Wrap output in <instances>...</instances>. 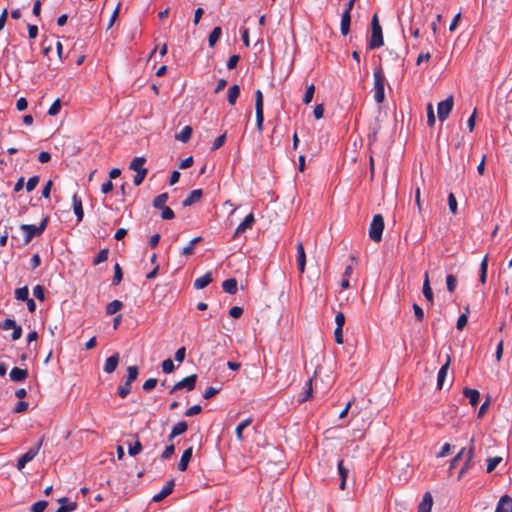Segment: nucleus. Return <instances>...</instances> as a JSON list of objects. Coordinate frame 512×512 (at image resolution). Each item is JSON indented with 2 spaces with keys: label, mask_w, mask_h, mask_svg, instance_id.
Listing matches in <instances>:
<instances>
[{
  "label": "nucleus",
  "mask_w": 512,
  "mask_h": 512,
  "mask_svg": "<svg viewBox=\"0 0 512 512\" xmlns=\"http://www.w3.org/2000/svg\"><path fill=\"white\" fill-rule=\"evenodd\" d=\"M373 98L376 103L381 104L385 101V85H386V77L381 65H378L374 68L373 71Z\"/></svg>",
  "instance_id": "1"
},
{
  "label": "nucleus",
  "mask_w": 512,
  "mask_h": 512,
  "mask_svg": "<svg viewBox=\"0 0 512 512\" xmlns=\"http://www.w3.org/2000/svg\"><path fill=\"white\" fill-rule=\"evenodd\" d=\"M49 217L45 216L38 226L33 224H22L20 229L24 232L23 245H27L35 236H40L47 227Z\"/></svg>",
  "instance_id": "2"
},
{
  "label": "nucleus",
  "mask_w": 512,
  "mask_h": 512,
  "mask_svg": "<svg viewBox=\"0 0 512 512\" xmlns=\"http://www.w3.org/2000/svg\"><path fill=\"white\" fill-rule=\"evenodd\" d=\"M384 44L382 27L379 23L377 14L373 15L371 20V36L368 41V49L374 50Z\"/></svg>",
  "instance_id": "3"
},
{
  "label": "nucleus",
  "mask_w": 512,
  "mask_h": 512,
  "mask_svg": "<svg viewBox=\"0 0 512 512\" xmlns=\"http://www.w3.org/2000/svg\"><path fill=\"white\" fill-rule=\"evenodd\" d=\"M384 230V218L381 214H375L372 218L369 227V237L374 242H380L382 240V234Z\"/></svg>",
  "instance_id": "4"
},
{
  "label": "nucleus",
  "mask_w": 512,
  "mask_h": 512,
  "mask_svg": "<svg viewBox=\"0 0 512 512\" xmlns=\"http://www.w3.org/2000/svg\"><path fill=\"white\" fill-rule=\"evenodd\" d=\"M44 438L42 437L38 443L35 445V447L30 448L26 453H24L17 461L16 468L21 471L27 463L32 461L36 455L38 454Z\"/></svg>",
  "instance_id": "5"
},
{
  "label": "nucleus",
  "mask_w": 512,
  "mask_h": 512,
  "mask_svg": "<svg viewBox=\"0 0 512 512\" xmlns=\"http://www.w3.org/2000/svg\"><path fill=\"white\" fill-rule=\"evenodd\" d=\"M453 105H454V99H453L452 95L438 103L437 115L441 122H444L448 118L450 112L453 109Z\"/></svg>",
  "instance_id": "6"
},
{
  "label": "nucleus",
  "mask_w": 512,
  "mask_h": 512,
  "mask_svg": "<svg viewBox=\"0 0 512 512\" xmlns=\"http://www.w3.org/2000/svg\"><path fill=\"white\" fill-rule=\"evenodd\" d=\"M196 381H197V375L196 374L189 375V376L185 377L184 379H182L181 381L177 382L172 387L170 392L172 393V392H174L176 390H180V389H183V388H186L188 391H192L195 388Z\"/></svg>",
  "instance_id": "7"
},
{
  "label": "nucleus",
  "mask_w": 512,
  "mask_h": 512,
  "mask_svg": "<svg viewBox=\"0 0 512 512\" xmlns=\"http://www.w3.org/2000/svg\"><path fill=\"white\" fill-rule=\"evenodd\" d=\"M473 442L474 440L471 439V446L470 448L468 449L467 453H466V460H465V463L464 465L462 466V468L460 469L459 471V474H458V479H461L465 473L472 467L473 465V458H474V446H473Z\"/></svg>",
  "instance_id": "8"
},
{
  "label": "nucleus",
  "mask_w": 512,
  "mask_h": 512,
  "mask_svg": "<svg viewBox=\"0 0 512 512\" xmlns=\"http://www.w3.org/2000/svg\"><path fill=\"white\" fill-rule=\"evenodd\" d=\"M72 205L74 214L77 218V222L80 223L84 218V210L82 205V199L78 196L77 193H74L72 196Z\"/></svg>",
  "instance_id": "9"
},
{
  "label": "nucleus",
  "mask_w": 512,
  "mask_h": 512,
  "mask_svg": "<svg viewBox=\"0 0 512 512\" xmlns=\"http://www.w3.org/2000/svg\"><path fill=\"white\" fill-rule=\"evenodd\" d=\"M451 364V358L450 355L447 354L445 363L441 366L439 369L438 375H437V388L442 389L445 378L447 376V372L449 370Z\"/></svg>",
  "instance_id": "10"
},
{
  "label": "nucleus",
  "mask_w": 512,
  "mask_h": 512,
  "mask_svg": "<svg viewBox=\"0 0 512 512\" xmlns=\"http://www.w3.org/2000/svg\"><path fill=\"white\" fill-rule=\"evenodd\" d=\"M512 510V497L503 495L500 497L495 512H511Z\"/></svg>",
  "instance_id": "11"
},
{
  "label": "nucleus",
  "mask_w": 512,
  "mask_h": 512,
  "mask_svg": "<svg viewBox=\"0 0 512 512\" xmlns=\"http://www.w3.org/2000/svg\"><path fill=\"white\" fill-rule=\"evenodd\" d=\"M175 486V483H174V480H170L168 481L164 487L162 488V490L155 494L153 497H152V500L154 502H160L162 501L164 498H166L168 495H170L173 491V488Z\"/></svg>",
  "instance_id": "12"
},
{
  "label": "nucleus",
  "mask_w": 512,
  "mask_h": 512,
  "mask_svg": "<svg viewBox=\"0 0 512 512\" xmlns=\"http://www.w3.org/2000/svg\"><path fill=\"white\" fill-rule=\"evenodd\" d=\"M297 249V265L298 270L300 273H303L305 271V264H306V255L303 243L299 241L296 245Z\"/></svg>",
  "instance_id": "13"
},
{
  "label": "nucleus",
  "mask_w": 512,
  "mask_h": 512,
  "mask_svg": "<svg viewBox=\"0 0 512 512\" xmlns=\"http://www.w3.org/2000/svg\"><path fill=\"white\" fill-rule=\"evenodd\" d=\"M312 382H313V378H309L304 386H303V391L301 392V394L299 395V399L298 401L300 403L302 402H305V401H308L312 398V393H313V389H312Z\"/></svg>",
  "instance_id": "14"
},
{
  "label": "nucleus",
  "mask_w": 512,
  "mask_h": 512,
  "mask_svg": "<svg viewBox=\"0 0 512 512\" xmlns=\"http://www.w3.org/2000/svg\"><path fill=\"white\" fill-rule=\"evenodd\" d=\"M433 505V498L430 492H426L423 495L422 501L418 505V511L417 512H431Z\"/></svg>",
  "instance_id": "15"
},
{
  "label": "nucleus",
  "mask_w": 512,
  "mask_h": 512,
  "mask_svg": "<svg viewBox=\"0 0 512 512\" xmlns=\"http://www.w3.org/2000/svg\"><path fill=\"white\" fill-rule=\"evenodd\" d=\"M203 195V191L201 189L192 190L189 195L183 200L182 205L184 207L191 206L192 204L198 202Z\"/></svg>",
  "instance_id": "16"
},
{
  "label": "nucleus",
  "mask_w": 512,
  "mask_h": 512,
  "mask_svg": "<svg viewBox=\"0 0 512 512\" xmlns=\"http://www.w3.org/2000/svg\"><path fill=\"white\" fill-rule=\"evenodd\" d=\"M192 454H193V447L190 446L184 450V452L181 456V459L178 463V469L180 471H185L187 469L188 464L192 458Z\"/></svg>",
  "instance_id": "17"
},
{
  "label": "nucleus",
  "mask_w": 512,
  "mask_h": 512,
  "mask_svg": "<svg viewBox=\"0 0 512 512\" xmlns=\"http://www.w3.org/2000/svg\"><path fill=\"white\" fill-rule=\"evenodd\" d=\"M463 395L469 399V403L475 407L479 403L480 393L476 389L465 387L463 389Z\"/></svg>",
  "instance_id": "18"
},
{
  "label": "nucleus",
  "mask_w": 512,
  "mask_h": 512,
  "mask_svg": "<svg viewBox=\"0 0 512 512\" xmlns=\"http://www.w3.org/2000/svg\"><path fill=\"white\" fill-rule=\"evenodd\" d=\"M212 281H213L212 273L210 271H208L203 276L197 278L194 281V288L195 289H203V288L207 287Z\"/></svg>",
  "instance_id": "19"
},
{
  "label": "nucleus",
  "mask_w": 512,
  "mask_h": 512,
  "mask_svg": "<svg viewBox=\"0 0 512 512\" xmlns=\"http://www.w3.org/2000/svg\"><path fill=\"white\" fill-rule=\"evenodd\" d=\"M337 467H338V473H339L340 478H341L340 489L344 490L346 488V480H347V477H348V474H349V468H347L344 465V461L343 460H339L338 461Z\"/></svg>",
  "instance_id": "20"
},
{
  "label": "nucleus",
  "mask_w": 512,
  "mask_h": 512,
  "mask_svg": "<svg viewBox=\"0 0 512 512\" xmlns=\"http://www.w3.org/2000/svg\"><path fill=\"white\" fill-rule=\"evenodd\" d=\"M28 376V371L26 369H21L18 367H14L10 372V378L15 382H22Z\"/></svg>",
  "instance_id": "21"
},
{
  "label": "nucleus",
  "mask_w": 512,
  "mask_h": 512,
  "mask_svg": "<svg viewBox=\"0 0 512 512\" xmlns=\"http://www.w3.org/2000/svg\"><path fill=\"white\" fill-rule=\"evenodd\" d=\"M351 14L348 11H343L341 15V34L347 35L350 31Z\"/></svg>",
  "instance_id": "22"
},
{
  "label": "nucleus",
  "mask_w": 512,
  "mask_h": 512,
  "mask_svg": "<svg viewBox=\"0 0 512 512\" xmlns=\"http://www.w3.org/2000/svg\"><path fill=\"white\" fill-rule=\"evenodd\" d=\"M423 295L425 297V299L430 303V304H433V301H434V298H433V291L430 287V283H429V277H428V273L426 272L425 275H424V282H423Z\"/></svg>",
  "instance_id": "23"
},
{
  "label": "nucleus",
  "mask_w": 512,
  "mask_h": 512,
  "mask_svg": "<svg viewBox=\"0 0 512 512\" xmlns=\"http://www.w3.org/2000/svg\"><path fill=\"white\" fill-rule=\"evenodd\" d=\"M222 289L230 295H234L237 293V280L235 278H229L223 281Z\"/></svg>",
  "instance_id": "24"
},
{
  "label": "nucleus",
  "mask_w": 512,
  "mask_h": 512,
  "mask_svg": "<svg viewBox=\"0 0 512 512\" xmlns=\"http://www.w3.org/2000/svg\"><path fill=\"white\" fill-rule=\"evenodd\" d=\"M252 421H253V419L251 417H249V418H246L245 420L241 421L237 425L235 433H236V438L239 442H243V440H244L243 431L245 428H247L248 426L251 425Z\"/></svg>",
  "instance_id": "25"
},
{
  "label": "nucleus",
  "mask_w": 512,
  "mask_h": 512,
  "mask_svg": "<svg viewBox=\"0 0 512 512\" xmlns=\"http://www.w3.org/2000/svg\"><path fill=\"white\" fill-rule=\"evenodd\" d=\"M187 428H188V425L185 421L178 422L176 425L173 426L168 439L171 441L176 436H179V435L185 433Z\"/></svg>",
  "instance_id": "26"
},
{
  "label": "nucleus",
  "mask_w": 512,
  "mask_h": 512,
  "mask_svg": "<svg viewBox=\"0 0 512 512\" xmlns=\"http://www.w3.org/2000/svg\"><path fill=\"white\" fill-rule=\"evenodd\" d=\"M240 95V87L237 84H234L229 87L227 100L230 105H234L236 103L237 98Z\"/></svg>",
  "instance_id": "27"
},
{
  "label": "nucleus",
  "mask_w": 512,
  "mask_h": 512,
  "mask_svg": "<svg viewBox=\"0 0 512 512\" xmlns=\"http://www.w3.org/2000/svg\"><path fill=\"white\" fill-rule=\"evenodd\" d=\"M118 362H119V359H118L117 354L110 356L109 358H107V360L105 362L104 371L106 373L114 372L115 369L117 368Z\"/></svg>",
  "instance_id": "28"
},
{
  "label": "nucleus",
  "mask_w": 512,
  "mask_h": 512,
  "mask_svg": "<svg viewBox=\"0 0 512 512\" xmlns=\"http://www.w3.org/2000/svg\"><path fill=\"white\" fill-rule=\"evenodd\" d=\"M192 133V127L185 126L178 134L175 135V138L183 143H187L191 139Z\"/></svg>",
  "instance_id": "29"
},
{
  "label": "nucleus",
  "mask_w": 512,
  "mask_h": 512,
  "mask_svg": "<svg viewBox=\"0 0 512 512\" xmlns=\"http://www.w3.org/2000/svg\"><path fill=\"white\" fill-rule=\"evenodd\" d=\"M222 35L221 27H214L208 36V43L210 47H214L217 41L220 39Z\"/></svg>",
  "instance_id": "30"
},
{
  "label": "nucleus",
  "mask_w": 512,
  "mask_h": 512,
  "mask_svg": "<svg viewBox=\"0 0 512 512\" xmlns=\"http://www.w3.org/2000/svg\"><path fill=\"white\" fill-rule=\"evenodd\" d=\"M146 163V159L144 157H135L129 165V168L135 172H138L140 170H147L144 167V164Z\"/></svg>",
  "instance_id": "31"
},
{
  "label": "nucleus",
  "mask_w": 512,
  "mask_h": 512,
  "mask_svg": "<svg viewBox=\"0 0 512 512\" xmlns=\"http://www.w3.org/2000/svg\"><path fill=\"white\" fill-rule=\"evenodd\" d=\"M487 269H488V256L486 255V256L482 259L481 264H480L479 281H480L482 284H485V283H486V279H487Z\"/></svg>",
  "instance_id": "32"
},
{
  "label": "nucleus",
  "mask_w": 512,
  "mask_h": 512,
  "mask_svg": "<svg viewBox=\"0 0 512 512\" xmlns=\"http://www.w3.org/2000/svg\"><path fill=\"white\" fill-rule=\"evenodd\" d=\"M123 307V303L119 300H113L106 307L107 315H114Z\"/></svg>",
  "instance_id": "33"
},
{
  "label": "nucleus",
  "mask_w": 512,
  "mask_h": 512,
  "mask_svg": "<svg viewBox=\"0 0 512 512\" xmlns=\"http://www.w3.org/2000/svg\"><path fill=\"white\" fill-rule=\"evenodd\" d=\"M169 198L168 193H161L158 196H156L153 200V206L157 209L164 207L165 203L167 202Z\"/></svg>",
  "instance_id": "34"
},
{
  "label": "nucleus",
  "mask_w": 512,
  "mask_h": 512,
  "mask_svg": "<svg viewBox=\"0 0 512 512\" xmlns=\"http://www.w3.org/2000/svg\"><path fill=\"white\" fill-rule=\"evenodd\" d=\"M138 373L139 370L137 366H129L127 368V377L125 382L131 384L133 381L137 379Z\"/></svg>",
  "instance_id": "35"
},
{
  "label": "nucleus",
  "mask_w": 512,
  "mask_h": 512,
  "mask_svg": "<svg viewBox=\"0 0 512 512\" xmlns=\"http://www.w3.org/2000/svg\"><path fill=\"white\" fill-rule=\"evenodd\" d=\"M109 250L101 249L98 254L93 259V265H98L102 262H105L108 259Z\"/></svg>",
  "instance_id": "36"
},
{
  "label": "nucleus",
  "mask_w": 512,
  "mask_h": 512,
  "mask_svg": "<svg viewBox=\"0 0 512 512\" xmlns=\"http://www.w3.org/2000/svg\"><path fill=\"white\" fill-rule=\"evenodd\" d=\"M29 297V289L27 286L17 288L15 290V298L18 301H25Z\"/></svg>",
  "instance_id": "37"
},
{
  "label": "nucleus",
  "mask_w": 512,
  "mask_h": 512,
  "mask_svg": "<svg viewBox=\"0 0 512 512\" xmlns=\"http://www.w3.org/2000/svg\"><path fill=\"white\" fill-rule=\"evenodd\" d=\"M314 93H315V85L310 84L309 86H307L306 92L303 97V103L306 105L309 104L313 99Z\"/></svg>",
  "instance_id": "38"
},
{
  "label": "nucleus",
  "mask_w": 512,
  "mask_h": 512,
  "mask_svg": "<svg viewBox=\"0 0 512 512\" xmlns=\"http://www.w3.org/2000/svg\"><path fill=\"white\" fill-rule=\"evenodd\" d=\"M501 461H502V457H500V456H495V457L489 458L487 460L486 471L488 473L492 472Z\"/></svg>",
  "instance_id": "39"
},
{
  "label": "nucleus",
  "mask_w": 512,
  "mask_h": 512,
  "mask_svg": "<svg viewBox=\"0 0 512 512\" xmlns=\"http://www.w3.org/2000/svg\"><path fill=\"white\" fill-rule=\"evenodd\" d=\"M122 278H123L122 269H121L120 265L118 263H116L114 266V276H113L112 284L115 286L119 285L120 282L122 281Z\"/></svg>",
  "instance_id": "40"
},
{
  "label": "nucleus",
  "mask_w": 512,
  "mask_h": 512,
  "mask_svg": "<svg viewBox=\"0 0 512 512\" xmlns=\"http://www.w3.org/2000/svg\"><path fill=\"white\" fill-rule=\"evenodd\" d=\"M446 285H447V290L450 293H453L455 291L456 285H457L456 277L454 275H452V274L447 275V277H446Z\"/></svg>",
  "instance_id": "41"
},
{
  "label": "nucleus",
  "mask_w": 512,
  "mask_h": 512,
  "mask_svg": "<svg viewBox=\"0 0 512 512\" xmlns=\"http://www.w3.org/2000/svg\"><path fill=\"white\" fill-rule=\"evenodd\" d=\"M255 114H256V127H257V130L258 132H262L263 131V124H264V110H255Z\"/></svg>",
  "instance_id": "42"
},
{
  "label": "nucleus",
  "mask_w": 512,
  "mask_h": 512,
  "mask_svg": "<svg viewBox=\"0 0 512 512\" xmlns=\"http://www.w3.org/2000/svg\"><path fill=\"white\" fill-rule=\"evenodd\" d=\"M226 137H227V133L226 132L221 134L220 136H218L214 140L211 149L213 151H215V150H218L219 148H221L224 145L225 141H226Z\"/></svg>",
  "instance_id": "43"
},
{
  "label": "nucleus",
  "mask_w": 512,
  "mask_h": 512,
  "mask_svg": "<svg viewBox=\"0 0 512 512\" xmlns=\"http://www.w3.org/2000/svg\"><path fill=\"white\" fill-rule=\"evenodd\" d=\"M436 122L433 106L431 103L427 105V124L429 127L434 126Z\"/></svg>",
  "instance_id": "44"
},
{
  "label": "nucleus",
  "mask_w": 512,
  "mask_h": 512,
  "mask_svg": "<svg viewBox=\"0 0 512 512\" xmlns=\"http://www.w3.org/2000/svg\"><path fill=\"white\" fill-rule=\"evenodd\" d=\"M160 209L162 210L161 218L163 220H171L175 217L174 211L170 207L164 206L161 207Z\"/></svg>",
  "instance_id": "45"
},
{
  "label": "nucleus",
  "mask_w": 512,
  "mask_h": 512,
  "mask_svg": "<svg viewBox=\"0 0 512 512\" xmlns=\"http://www.w3.org/2000/svg\"><path fill=\"white\" fill-rule=\"evenodd\" d=\"M33 295L39 301H44V299H45V288L42 285H36L33 288Z\"/></svg>",
  "instance_id": "46"
},
{
  "label": "nucleus",
  "mask_w": 512,
  "mask_h": 512,
  "mask_svg": "<svg viewBox=\"0 0 512 512\" xmlns=\"http://www.w3.org/2000/svg\"><path fill=\"white\" fill-rule=\"evenodd\" d=\"M131 392V384L124 383L123 385L118 387V395L120 398L124 399L127 397V395Z\"/></svg>",
  "instance_id": "47"
},
{
  "label": "nucleus",
  "mask_w": 512,
  "mask_h": 512,
  "mask_svg": "<svg viewBox=\"0 0 512 512\" xmlns=\"http://www.w3.org/2000/svg\"><path fill=\"white\" fill-rule=\"evenodd\" d=\"M142 451V444L140 443V441L137 439L136 442L134 443V445H131L129 446L128 448V454L130 456H136L137 454H139L140 452Z\"/></svg>",
  "instance_id": "48"
},
{
  "label": "nucleus",
  "mask_w": 512,
  "mask_h": 512,
  "mask_svg": "<svg viewBox=\"0 0 512 512\" xmlns=\"http://www.w3.org/2000/svg\"><path fill=\"white\" fill-rule=\"evenodd\" d=\"M148 173V170H140L136 172V175L134 176L133 183L135 186H139L144 181L146 175Z\"/></svg>",
  "instance_id": "49"
},
{
  "label": "nucleus",
  "mask_w": 512,
  "mask_h": 512,
  "mask_svg": "<svg viewBox=\"0 0 512 512\" xmlns=\"http://www.w3.org/2000/svg\"><path fill=\"white\" fill-rule=\"evenodd\" d=\"M48 505L47 501L41 500L34 503L30 509V512H44Z\"/></svg>",
  "instance_id": "50"
},
{
  "label": "nucleus",
  "mask_w": 512,
  "mask_h": 512,
  "mask_svg": "<svg viewBox=\"0 0 512 512\" xmlns=\"http://www.w3.org/2000/svg\"><path fill=\"white\" fill-rule=\"evenodd\" d=\"M60 110H61V101H60V99H56L50 106V108L48 110V114L50 116H55L60 112Z\"/></svg>",
  "instance_id": "51"
},
{
  "label": "nucleus",
  "mask_w": 512,
  "mask_h": 512,
  "mask_svg": "<svg viewBox=\"0 0 512 512\" xmlns=\"http://www.w3.org/2000/svg\"><path fill=\"white\" fill-rule=\"evenodd\" d=\"M255 110H264L263 107V94L261 90H257L255 92Z\"/></svg>",
  "instance_id": "52"
},
{
  "label": "nucleus",
  "mask_w": 512,
  "mask_h": 512,
  "mask_svg": "<svg viewBox=\"0 0 512 512\" xmlns=\"http://www.w3.org/2000/svg\"><path fill=\"white\" fill-rule=\"evenodd\" d=\"M39 183V176L35 175L28 179L26 183V190L28 192L33 191Z\"/></svg>",
  "instance_id": "53"
},
{
  "label": "nucleus",
  "mask_w": 512,
  "mask_h": 512,
  "mask_svg": "<svg viewBox=\"0 0 512 512\" xmlns=\"http://www.w3.org/2000/svg\"><path fill=\"white\" fill-rule=\"evenodd\" d=\"M157 385V379L156 378H149L147 379L144 384H143V390L145 392H150L152 391L155 386Z\"/></svg>",
  "instance_id": "54"
},
{
  "label": "nucleus",
  "mask_w": 512,
  "mask_h": 512,
  "mask_svg": "<svg viewBox=\"0 0 512 512\" xmlns=\"http://www.w3.org/2000/svg\"><path fill=\"white\" fill-rule=\"evenodd\" d=\"M448 206L452 214H456L457 212V200L453 193L448 195Z\"/></svg>",
  "instance_id": "55"
},
{
  "label": "nucleus",
  "mask_w": 512,
  "mask_h": 512,
  "mask_svg": "<svg viewBox=\"0 0 512 512\" xmlns=\"http://www.w3.org/2000/svg\"><path fill=\"white\" fill-rule=\"evenodd\" d=\"M220 390H221L220 387H208L203 394V398L210 399L213 396H215L217 393H219Z\"/></svg>",
  "instance_id": "56"
},
{
  "label": "nucleus",
  "mask_w": 512,
  "mask_h": 512,
  "mask_svg": "<svg viewBox=\"0 0 512 512\" xmlns=\"http://www.w3.org/2000/svg\"><path fill=\"white\" fill-rule=\"evenodd\" d=\"M247 229H249L248 225L242 221L238 226L237 228L235 229L234 231V234H233V238H237L239 237L240 235H242Z\"/></svg>",
  "instance_id": "57"
},
{
  "label": "nucleus",
  "mask_w": 512,
  "mask_h": 512,
  "mask_svg": "<svg viewBox=\"0 0 512 512\" xmlns=\"http://www.w3.org/2000/svg\"><path fill=\"white\" fill-rule=\"evenodd\" d=\"M174 451H175L174 444L168 445L165 448V450L163 451V453L161 454V459H163V460L169 459L174 454Z\"/></svg>",
  "instance_id": "58"
},
{
  "label": "nucleus",
  "mask_w": 512,
  "mask_h": 512,
  "mask_svg": "<svg viewBox=\"0 0 512 512\" xmlns=\"http://www.w3.org/2000/svg\"><path fill=\"white\" fill-rule=\"evenodd\" d=\"M240 60V56L239 55H232L231 57H229L228 61H227V68L229 70H232L234 68H236L238 62Z\"/></svg>",
  "instance_id": "59"
},
{
  "label": "nucleus",
  "mask_w": 512,
  "mask_h": 512,
  "mask_svg": "<svg viewBox=\"0 0 512 512\" xmlns=\"http://www.w3.org/2000/svg\"><path fill=\"white\" fill-rule=\"evenodd\" d=\"M162 370L165 373H171L174 370V364L171 359H166L162 362Z\"/></svg>",
  "instance_id": "60"
},
{
  "label": "nucleus",
  "mask_w": 512,
  "mask_h": 512,
  "mask_svg": "<svg viewBox=\"0 0 512 512\" xmlns=\"http://www.w3.org/2000/svg\"><path fill=\"white\" fill-rule=\"evenodd\" d=\"M202 407L200 405H194L185 411V416L192 417L201 412Z\"/></svg>",
  "instance_id": "61"
},
{
  "label": "nucleus",
  "mask_w": 512,
  "mask_h": 512,
  "mask_svg": "<svg viewBox=\"0 0 512 512\" xmlns=\"http://www.w3.org/2000/svg\"><path fill=\"white\" fill-rule=\"evenodd\" d=\"M413 310H414L416 320L419 322L423 321V319H424L423 309L419 305L413 304Z\"/></svg>",
  "instance_id": "62"
},
{
  "label": "nucleus",
  "mask_w": 512,
  "mask_h": 512,
  "mask_svg": "<svg viewBox=\"0 0 512 512\" xmlns=\"http://www.w3.org/2000/svg\"><path fill=\"white\" fill-rule=\"evenodd\" d=\"M243 313V309L239 306H233L229 310V315L232 318H239Z\"/></svg>",
  "instance_id": "63"
},
{
  "label": "nucleus",
  "mask_w": 512,
  "mask_h": 512,
  "mask_svg": "<svg viewBox=\"0 0 512 512\" xmlns=\"http://www.w3.org/2000/svg\"><path fill=\"white\" fill-rule=\"evenodd\" d=\"M77 508L76 503H69L67 506H60L55 512H72Z\"/></svg>",
  "instance_id": "64"
}]
</instances>
